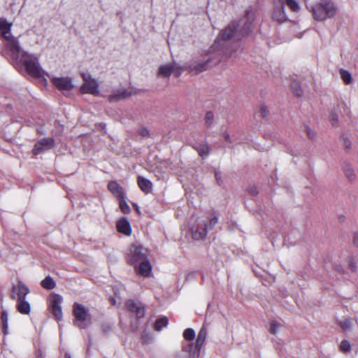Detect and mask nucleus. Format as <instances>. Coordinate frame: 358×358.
<instances>
[{
    "label": "nucleus",
    "instance_id": "b1692460",
    "mask_svg": "<svg viewBox=\"0 0 358 358\" xmlns=\"http://www.w3.org/2000/svg\"><path fill=\"white\" fill-rule=\"evenodd\" d=\"M41 285L46 289H52L55 287V282L51 277L48 276L42 280Z\"/></svg>",
    "mask_w": 358,
    "mask_h": 358
},
{
    "label": "nucleus",
    "instance_id": "ea45409f",
    "mask_svg": "<svg viewBox=\"0 0 358 358\" xmlns=\"http://www.w3.org/2000/svg\"><path fill=\"white\" fill-rule=\"evenodd\" d=\"M140 132L143 136H147L149 134L148 130L146 129H141Z\"/></svg>",
    "mask_w": 358,
    "mask_h": 358
},
{
    "label": "nucleus",
    "instance_id": "ddd939ff",
    "mask_svg": "<svg viewBox=\"0 0 358 358\" xmlns=\"http://www.w3.org/2000/svg\"><path fill=\"white\" fill-rule=\"evenodd\" d=\"M190 230L194 239H203L207 234L206 222L205 220L197 221L196 224L193 225Z\"/></svg>",
    "mask_w": 358,
    "mask_h": 358
},
{
    "label": "nucleus",
    "instance_id": "473e14b6",
    "mask_svg": "<svg viewBox=\"0 0 358 358\" xmlns=\"http://www.w3.org/2000/svg\"><path fill=\"white\" fill-rule=\"evenodd\" d=\"M280 328V324L275 322H273L270 325V331L273 334H277Z\"/></svg>",
    "mask_w": 358,
    "mask_h": 358
},
{
    "label": "nucleus",
    "instance_id": "a18cd8bd",
    "mask_svg": "<svg viewBox=\"0 0 358 358\" xmlns=\"http://www.w3.org/2000/svg\"><path fill=\"white\" fill-rule=\"evenodd\" d=\"M350 266H351V268H352V269L355 268V264H354V263H351V264H350Z\"/></svg>",
    "mask_w": 358,
    "mask_h": 358
},
{
    "label": "nucleus",
    "instance_id": "f257e3e1",
    "mask_svg": "<svg viewBox=\"0 0 358 358\" xmlns=\"http://www.w3.org/2000/svg\"><path fill=\"white\" fill-rule=\"evenodd\" d=\"M255 20V14L252 11L248 10L245 17L241 20L240 24L233 22L229 24L220 33V37L222 40H229L233 36L237 39L248 35L252 29V24Z\"/></svg>",
    "mask_w": 358,
    "mask_h": 358
},
{
    "label": "nucleus",
    "instance_id": "4c0bfd02",
    "mask_svg": "<svg viewBox=\"0 0 358 358\" xmlns=\"http://www.w3.org/2000/svg\"><path fill=\"white\" fill-rule=\"evenodd\" d=\"M2 331L4 334H8V322H2Z\"/></svg>",
    "mask_w": 358,
    "mask_h": 358
},
{
    "label": "nucleus",
    "instance_id": "c756f323",
    "mask_svg": "<svg viewBox=\"0 0 358 358\" xmlns=\"http://www.w3.org/2000/svg\"><path fill=\"white\" fill-rule=\"evenodd\" d=\"M119 200L121 210L125 214L129 213L131 210L127 203L124 201V199H119Z\"/></svg>",
    "mask_w": 358,
    "mask_h": 358
},
{
    "label": "nucleus",
    "instance_id": "393cba45",
    "mask_svg": "<svg viewBox=\"0 0 358 358\" xmlns=\"http://www.w3.org/2000/svg\"><path fill=\"white\" fill-rule=\"evenodd\" d=\"M169 322L167 317H162L159 320H157L155 322V329L157 331H161L163 327H165L167 326Z\"/></svg>",
    "mask_w": 358,
    "mask_h": 358
},
{
    "label": "nucleus",
    "instance_id": "4468645a",
    "mask_svg": "<svg viewBox=\"0 0 358 358\" xmlns=\"http://www.w3.org/2000/svg\"><path fill=\"white\" fill-rule=\"evenodd\" d=\"M136 271L143 276L147 277L149 275L152 271V266L148 260L146 259L137 264L135 268Z\"/></svg>",
    "mask_w": 358,
    "mask_h": 358
},
{
    "label": "nucleus",
    "instance_id": "423d86ee",
    "mask_svg": "<svg viewBox=\"0 0 358 358\" xmlns=\"http://www.w3.org/2000/svg\"><path fill=\"white\" fill-rule=\"evenodd\" d=\"M148 251L146 248L138 243H134L131 245L127 255L128 262L136 268L139 262L148 259Z\"/></svg>",
    "mask_w": 358,
    "mask_h": 358
},
{
    "label": "nucleus",
    "instance_id": "20e7f679",
    "mask_svg": "<svg viewBox=\"0 0 358 358\" xmlns=\"http://www.w3.org/2000/svg\"><path fill=\"white\" fill-rule=\"evenodd\" d=\"M16 62L23 64L29 74L33 76H39L41 73V67L38 62V57L34 55H30L21 50L19 58H13Z\"/></svg>",
    "mask_w": 358,
    "mask_h": 358
},
{
    "label": "nucleus",
    "instance_id": "f3484780",
    "mask_svg": "<svg viewBox=\"0 0 358 358\" xmlns=\"http://www.w3.org/2000/svg\"><path fill=\"white\" fill-rule=\"evenodd\" d=\"M209 64V61L206 60L205 62H192L188 68L190 71H194L195 73L202 72L206 70L208 65Z\"/></svg>",
    "mask_w": 358,
    "mask_h": 358
},
{
    "label": "nucleus",
    "instance_id": "f704fd0d",
    "mask_svg": "<svg viewBox=\"0 0 358 358\" xmlns=\"http://www.w3.org/2000/svg\"><path fill=\"white\" fill-rule=\"evenodd\" d=\"M340 325L343 330H348L350 329L351 322L350 320H345L344 321L341 322Z\"/></svg>",
    "mask_w": 358,
    "mask_h": 358
},
{
    "label": "nucleus",
    "instance_id": "1a4fd4ad",
    "mask_svg": "<svg viewBox=\"0 0 358 358\" xmlns=\"http://www.w3.org/2000/svg\"><path fill=\"white\" fill-rule=\"evenodd\" d=\"M183 71V67L176 63H171L160 66L157 74L161 77H169L172 73L175 76H179Z\"/></svg>",
    "mask_w": 358,
    "mask_h": 358
},
{
    "label": "nucleus",
    "instance_id": "39448f33",
    "mask_svg": "<svg viewBox=\"0 0 358 358\" xmlns=\"http://www.w3.org/2000/svg\"><path fill=\"white\" fill-rule=\"evenodd\" d=\"M206 336L207 330L203 327L198 334L194 347L193 343L183 344L182 350L189 355V358H198L199 357L200 350L205 343Z\"/></svg>",
    "mask_w": 358,
    "mask_h": 358
},
{
    "label": "nucleus",
    "instance_id": "c03bdc74",
    "mask_svg": "<svg viewBox=\"0 0 358 358\" xmlns=\"http://www.w3.org/2000/svg\"><path fill=\"white\" fill-rule=\"evenodd\" d=\"M224 138L226 141H230V136L228 134H225Z\"/></svg>",
    "mask_w": 358,
    "mask_h": 358
},
{
    "label": "nucleus",
    "instance_id": "dca6fc26",
    "mask_svg": "<svg viewBox=\"0 0 358 358\" xmlns=\"http://www.w3.org/2000/svg\"><path fill=\"white\" fill-rule=\"evenodd\" d=\"M108 189L110 192L119 199H124L125 194L122 188V187L115 181H111L108 185Z\"/></svg>",
    "mask_w": 358,
    "mask_h": 358
},
{
    "label": "nucleus",
    "instance_id": "412c9836",
    "mask_svg": "<svg viewBox=\"0 0 358 358\" xmlns=\"http://www.w3.org/2000/svg\"><path fill=\"white\" fill-rule=\"evenodd\" d=\"M17 309L21 314L24 315H29L31 312L30 304L25 299L17 300Z\"/></svg>",
    "mask_w": 358,
    "mask_h": 358
},
{
    "label": "nucleus",
    "instance_id": "9b49d317",
    "mask_svg": "<svg viewBox=\"0 0 358 358\" xmlns=\"http://www.w3.org/2000/svg\"><path fill=\"white\" fill-rule=\"evenodd\" d=\"M51 82L60 91H71L74 85L73 80L69 77H52Z\"/></svg>",
    "mask_w": 358,
    "mask_h": 358
},
{
    "label": "nucleus",
    "instance_id": "c9c22d12",
    "mask_svg": "<svg viewBox=\"0 0 358 358\" xmlns=\"http://www.w3.org/2000/svg\"><path fill=\"white\" fill-rule=\"evenodd\" d=\"M345 175L350 180L354 179L355 176L353 170L351 169H346Z\"/></svg>",
    "mask_w": 358,
    "mask_h": 358
},
{
    "label": "nucleus",
    "instance_id": "7ed1b4c3",
    "mask_svg": "<svg viewBox=\"0 0 358 358\" xmlns=\"http://www.w3.org/2000/svg\"><path fill=\"white\" fill-rule=\"evenodd\" d=\"M336 8L333 3L327 0H322L315 3L312 8L314 19L323 21L335 15Z\"/></svg>",
    "mask_w": 358,
    "mask_h": 358
},
{
    "label": "nucleus",
    "instance_id": "c85d7f7f",
    "mask_svg": "<svg viewBox=\"0 0 358 358\" xmlns=\"http://www.w3.org/2000/svg\"><path fill=\"white\" fill-rule=\"evenodd\" d=\"M281 3L286 2L287 6L294 11H298L299 9V4L295 0H279Z\"/></svg>",
    "mask_w": 358,
    "mask_h": 358
},
{
    "label": "nucleus",
    "instance_id": "7c9ffc66",
    "mask_svg": "<svg viewBox=\"0 0 358 358\" xmlns=\"http://www.w3.org/2000/svg\"><path fill=\"white\" fill-rule=\"evenodd\" d=\"M259 113L263 117H266L268 115V109L264 104H262L259 107Z\"/></svg>",
    "mask_w": 358,
    "mask_h": 358
},
{
    "label": "nucleus",
    "instance_id": "2f4dec72",
    "mask_svg": "<svg viewBox=\"0 0 358 358\" xmlns=\"http://www.w3.org/2000/svg\"><path fill=\"white\" fill-rule=\"evenodd\" d=\"M213 120H214V116H213V113L211 112H208L206 114V117H205V120H206V123L210 126L213 124Z\"/></svg>",
    "mask_w": 358,
    "mask_h": 358
},
{
    "label": "nucleus",
    "instance_id": "6ab92c4d",
    "mask_svg": "<svg viewBox=\"0 0 358 358\" xmlns=\"http://www.w3.org/2000/svg\"><path fill=\"white\" fill-rule=\"evenodd\" d=\"M13 291L17 292V300L25 299L26 296L29 292L28 287L22 283H19L16 287H14Z\"/></svg>",
    "mask_w": 358,
    "mask_h": 358
},
{
    "label": "nucleus",
    "instance_id": "2eb2a0df",
    "mask_svg": "<svg viewBox=\"0 0 358 358\" xmlns=\"http://www.w3.org/2000/svg\"><path fill=\"white\" fill-rule=\"evenodd\" d=\"M129 310L135 313L138 317H142L144 315V307L140 303H135L133 301H129L127 304Z\"/></svg>",
    "mask_w": 358,
    "mask_h": 358
},
{
    "label": "nucleus",
    "instance_id": "0eeeda50",
    "mask_svg": "<svg viewBox=\"0 0 358 358\" xmlns=\"http://www.w3.org/2000/svg\"><path fill=\"white\" fill-rule=\"evenodd\" d=\"M73 313L76 317V325L80 328L86 327L90 321V315L88 310L79 303H74Z\"/></svg>",
    "mask_w": 358,
    "mask_h": 358
},
{
    "label": "nucleus",
    "instance_id": "37998d69",
    "mask_svg": "<svg viewBox=\"0 0 358 358\" xmlns=\"http://www.w3.org/2000/svg\"><path fill=\"white\" fill-rule=\"evenodd\" d=\"M310 138H313L315 136V134L314 131H309L308 133Z\"/></svg>",
    "mask_w": 358,
    "mask_h": 358
},
{
    "label": "nucleus",
    "instance_id": "9d476101",
    "mask_svg": "<svg viewBox=\"0 0 358 358\" xmlns=\"http://www.w3.org/2000/svg\"><path fill=\"white\" fill-rule=\"evenodd\" d=\"M63 298L58 294H53L50 298V308L55 318L59 321L62 319V309L61 304Z\"/></svg>",
    "mask_w": 358,
    "mask_h": 358
},
{
    "label": "nucleus",
    "instance_id": "aec40b11",
    "mask_svg": "<svg viewBox=\"0 0 358 358\" xmlns=\"http://www.w3.org/2000/svg\"><path fill=\"white\" fill-rule=\"evenodd\" d=\"M273 17L275 20L279 22H283L286 21L287 17L284 12V6L280 5V6H276L273 14Z\"/></svg>",
    "mask_w": 358,
    "mask_h": 358
},
{
    "label": "nucleus",
    "instance_id": "a878e982",
    "mask_svg": "<svg viewBox=\"0 0 358 358\" xmlns=\"http://www.w3.org/2000/svg\"><path fill=\"white\" fill-rule=\"evenodd\" d=\"M183 337L186 341H192L195 338V331L191 328L186 329L183 332Z\"/></svg>",
    "mask_w": 358,
    "mask_h": 358
},
{
    "label": "nucleus",
    "instance_id": "5701e85b",
    "mask_svg": "<svg viewBox=\"0 0 358 358\" xmlns=\"http://www.w3.org/2000/svg\"><path fill=\"white\" fill-rule=\"evenodd\" d=\"M130 95V92L126 90H121L117 92L114 93L109 96L108 99L110 101H115L122 99H124Z\"/></svg>",
    "mask_w": 358,
    "mask_h": 358
},
{
    "label": "nucleus",
    "instance_id": "49530a36",
    "mask_svg": "<svg viewBox=\"0 0 358 358\" xmlns=\"http://www.w3.org/2000/svg\"><path fill=\"white\" fill-rule=\"evenodd\" d=\"M66 358H71V357L68 355H66Z\"/></svg>",
    "mask_w": 358,
    "mask_h": 358
},
{
    "label": "nucleus",
    "instance_id": "f03ea898",
    "mask_svg": "<svg viewBox=\"0 0 358 358\" xmlns=\"http://www.w3.org/2000/svg\"><path fill=\"white\" fill-rule=\"evenodd\" d=\"M11 27L12 23L8 22L6 19H0V31L2 37L6 41L5 47L6 54L11 58L17 59L21 52V48L17 38L13 36L11 34Z\"/></svg>",
    "mask_w": 358,
    "mask_h": 358
},
{
    "label": "nucleus",
    "instance_id": "4be33fe9",
    "mask_svg": "<svg viewBox=\"0 0 358 358\" xmlns=\"http://www.w3.org/2000/svg\"><path fill=\"white\" fill-rule=\"evenodd\" d=\"M138 185L142 191L145 193L150 192L152 187L151 182L141 176L138 178Z\"/></svg>",
    "mask_w": 358,
    "mask_h": 358
},
{
    "label": "nucleus",
    "instance_id": "58836bf2",
    "mask_svg": "<svg viewBox=\"0 0 358 358\" xmlns=\"http://www.w3.org/2000/svg\"><path fill=\"white\" fill-rule=\"evenodd\" d=\"M353 245L354 246L358 248V234H356L353 236Z\"/></svg>",
    "mask_w": 358,
    "mask_h": 358
},
{
    "label": "nucleus",
    "instance_id": "a211bd4d",
    "mask_svg": "<svg viewBox=\"0 0 358 358\" xmlns=\"http://www.w3.org/2000/svg\"><path fill=\"white\" fill-rule=\"evenodd\" d=\"M117 229L120 232L124 234L127 236H129L131 232V229L129 221L127 219H121L117 222Z\"/></svg>",
    "mask_w": 358,
    "mask_h": 358
},
{
    "label": "nucleus",
    "instance_id": "79ce46f5",
    "mask_svg": "<svg viewBox=\"0 0 358 358\" xmlns=\"http://www.w3.org/2000/svg\"><path fill=\"white\" fill-rule=\"evenodd\" d=\"M350 142L348 140L344 141V145L347 149H349L350 148Z\"/></svg>",
    "mask_w": 358,
    "mask_h": 358
},
{
    "label": "nucleus",
    "instance_id": "72a5a7b5",
    "mask_svg": "<svg viewBox=\"0 0 358 358\" xmlns=\"http://www.w3.org/2000/svg\"><path fill=\"white\" fill-rule=\"evenodd\" d=\"M340 348H341V350H343L344 352H348L350 350V344L347 341H343L341 343Z\"/></svg>",
    "mask_w": 358,
    "mask_h": 358
},
{
    "label": "nucleus",
    "instance_id": "bb28decb",
    "mask_svg": "<svg viewBox=\"0 0 358 358\" xmlns=\"http://www.w3.org/2000/svg\"><path fill=\"white\" fill-rule=\"evenodd\" d=\"M340 75H341L342 80H343V82L345 84L349 85L351 83V80H352L351 74L348 71L343 70V69L341 70Z\"/></svg>",
    "mask_w": 358,
    "mask_h": 358
},
{
    "label": "nucleus",
    "instance_id": "e433bc0d",
    "mask_svg": "<svg viewBox=\"0 0 358 358\" xmlns=\"http://www.w3.org/2000/svg\"><path fill=\"white\" fill-rule=\"evenodd\" d=\"M1 322H8V314L6 312H3L1 313Z\"/></svg>",
    "mask_w": 358,
    "mask_h": 358
},
{
    "label": "nucleus",
    "instance_id": "6e6552de",
    "mask_svg": "<svg viewBox=\"0 0 358 358\" xmlns=\"http://www.w3.org/2000/svg\"><path fill=\"white\" fill-rule=\"evenodd\" d=\"M84 83L80 87V92L84 94H99V84L91 76L83 74Z\"/></svg>",
    "mask_w": 358,
    "mask_h": 358
},
{
    "label": "nucleus",
    "instance_id": "f8f14e48",
    "mask_svg": "<svg viewBox=\"0 0 358 358\" xmlns=\"http://www.w3.org/2000/svg\"><path fill=\"white\" fill-rule=\"evenodd\" d=\"M54 144L55 141L52 138H42L35 144L32 153L34 155L41 154L53 148Z\"/></svg>",
    "mask_w": 358,
    "mask_h": 358
},
{
    "label": "nucleus",
    "instance_id": "a19ab883",
    "mask_svg": "<svg viewBox=\"0 0 358 358\" xmlns=\"http://www.w3.org/2000/svg\"><path fill=\"white\" fill-rule=\"evenodd\" d=\"M217 223V217H213L210 220V224L211 226H213L215 225V224Z\"/></svg>",
    "mask_w": 358,
    "mask_h": 358
},
{
    "label": "nucleus",
    "instance_id": "cd10ccee",
    "mask_svg": "<svg viewBox=\"0 0 358 358\" xmlns=\"http://www.w3.org/2000/svg\"><path fill=\"white\" fill-rule=\"evenodd\" d=\"M196 150L201 157H206L209 152V148L206 144L200 145L197 147Z\"/></svg>",
    "mask_w": 358,
    "mask_h": 358
}]
</instances>
